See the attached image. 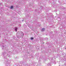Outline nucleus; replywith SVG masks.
<instances>
[{"mask_svg":"<svg viewBox=\"0 0 66 66\" xmlns=\"http://www.w3.org/2000/svg\"><path fill=\"white\" fill-rule=\"evenodd\" d=\"M16 36L18 38H20V37L23 38V33L21 31H19L16 33Z\"/></svg>","mask_w":66,"mask_h":66,"instance_id":"f257e3e1","label":"nucleus"},{"mask_svg":"<svg viewBox=\"0 0 66 66\" xmlns=\"http://www.w3.org/2000/svg\"><path fill=\"white\" fill-rule=\"evenodd\" d=\"M45 29L44 28H42L41 29V31H45Z\"/></svg>","mask_w":66,"mask_h":66,"instance_id":"f03ea898","label":"nucleus"},{"mask_svg":"<svg viewBox=\"0 0 66 66\" xmlns=\"http://www.w3.org/2000/svg\"><path fill=\"white\" fill-rule=\"evenodd\" d=\"M48 65V66H51V65H52V63H49Z\"/></svg>","mask_w":66,"mask_h":66,"instance_id":"7ed1b4c3","label":"nucleus"},{"mask_svg":"<svg viewBox=\"0 0 66 66\" xmlns=\"http://www.w3.org/2000/svg\"><path fill=\"white\" fill-rule=\"evenodd\" d=\"M13 6H11L10 7V9H13Z\"/></svg>","mask_w":66,"mask_h":66,"instance_id":"20e7f679","label":"nucleus"},{"mask_svg":"<svg viewBox=\"0 0 66 66\" xmlns=\"http://www.w3.org/2000/svg\"><path fill=\"white\" fill-rule=\"evenodd\" d=\"M33 38L32 37H31L30 38V39L31 40H33Z\"/></svg>","mask_w":66,"mask_h":66,"instance_id":"39448f33","label":"nucleus"},{"mask_svg":"<svg viewBox=\"0 0 66 66\" xmlns=\"http://www.w3.org/2000/svg\"><path fill=\"white\" fill-rule=\"evenodd\" d=\"M17 28H16L15 29V31H16H16H17Z\"/></svg>","mask_w":66,"mask_h":66,"instance_id":"423d86ee","label":"nucleus"},{"mask_svg":"<svg viewBox=\"0 0 66 66\" xmlns=\"http://www.w3.org/2000/svg\"><path fill=\"white\" fill-rule=\"evenodd\" d=\"M4 57L5 59H6V56H5H5H4Z\"/></svg>","mask_w":66,"mask_h":66,"instance_id":"0eeeda50","label":"nucleus"},{"mask_svg":"<svg viewBox=\"0 0 66 66\" xmlns=\"http://www.w3.org/2000/svg\"><path fill=\"white\" fill-rule=\"evenodd\" d=\"M6 55H8V54H7V53H6Z\"/></svg>","mask_w":66,"mask_h":66,"instance_id":"6e6552de","label":"nucleus"},{"mask_svg":"<svg viewBox=\"0 0 66 66\" xmlns=\"http://www.w3.org/2000/svg\"><path fill=\"white\" fill-rule=\"evenodd\" d=\"M4 47V46H2V47Z\"/></svg>","mask_w":66,"mask_h":66,"instance_id":"1a4fd4ad","label":"nucleus"},{"mask_svg":"<svg viewBox=\"0 0 66 66\" xmlns=\"http://www.w3.org/2000/svg\"><path fill=\"white\" fill-rule=\"evenodd\" d=\"M29 28H30V27H29Z\"/></svg>","mask_w":66,"mask_h":66,"instance_id":"9d476101","label":"nucleus"},{"mask_svg":"<svg viewBox=\"0 0 66 66\" xmlns=\"http://www.w3.org/2000/svg\"><path fill=\"white\" fill-rule=\"evenodd\" d=\"M22 21H23V20H22Z\"/></svg>","mask_w":66,"mask_h":66,"instance_id":"9b49d317","label":"nucleus"},{"mask_svg":"<svg viewBox=\"0 0 66 66\" xmlns=\"http://www.w3.org/2000/svg\"><path fill=\"white\" fill-rule=\"evenodd\" d=\"M65 49H66V48H65Z\"/></svg>","mask_w":66,"mask_h":66,"instance_id":"f8f14e48","label":"nucleus"},{"mask_svg":"<svg viewBox=\"0 0 66 66\" xmlns=\"http://www.w3.org/2000/svg\"><path fill=\"white\" fill-rule=\"evenodd\" d=\"M59 66H60V65H59Z\"/></svg>","mask_w":66,"mask_h":66,"instance_id":"ddd939ff","label":"nucleus"}]
</instances>
